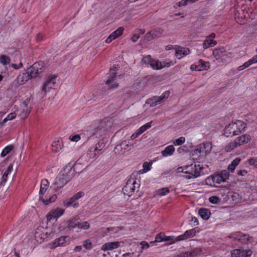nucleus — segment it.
<instances>
[{"mask_svg": "<svg viewBox=\"0 0 257 257\" xmlns=\"http://www.w3.org/2000/svg\"><path fill=\"white\" fill-rule=\"evenodd\" d=\"M75 169L73 165L69 163L60 171L58 176L55 179L54 184L57 189L63 187L74 176Z\"/></svg>", "mask_w": 257, "mask_h": 257, "instance_id": "1", "label": "nucleus"}, {"mask_svg": "<svg viewBox=\"0 0 257 257\" xmlns=\"http://www.w3.org/2000/svg\"><path fill=\"white\" fill-rule=\"evenodd\" d=\"M229 173L227 170L221 171L219 173L212 175L205 179V184L213 187H217V185L225 182L229 177Z\"/></svg>", "mask_w": 257, "mask_h": 257, "instance_id": "2", "label": "nucleus"}, {"mask_svg": "<svg viewBox=\"0 0 257 257\" xmlns=\"http://www.w3.org/2000/svg\"><path fill=\"white\" fill-rule=\"evenodd\" d=\"M245 124L240 120L231 122L227 124L224 130V134L227 137L239 135L245 127Z\"/></svg>", "mask_w": 257, "mask_h": 257, "instance_id": "3", "label": "nucleus"}, {"mask_svg": "<svg viewBox=\"0 0 257 257\" xmlns=\"http://www.w3.org/2000/svg\"><path fill=\"white\" fill-rule=\"evenodd\" d=\"M140 186L135 175H132L123 187L122 191L125 195L131 196L139 191Z\"/></svg>", "mask_w": 257, "mask_h": 257, "instance_id": "4", "label": "nucleus"}, {"mask_svg": "<svg viewBox=\"0 0 257 257\" xmlns=\"http://www.w3.org/2000/svg\"><path fill=\"white\" fill-rule=\"evenodd\" d=\"M203 167L199 164H191L184 167V173L186 175L184 177L187 179L196 178L200 176Z\"/></svg>", "mask_w": 257, "mask_h": 257, "instance_id": "5", "label": "nucleus"}, {"mask_svg": "<svg viewBox=\"0 0 257 257\" xmlns=\"http://www.w3.org/2000/svg\"><path fill=\"white\" fill-rule=\"evenodd\" d=\"M229 237L233 240L238 241L242 243L248 244L251 243L253 238L248 234H244L241 232H237L232 233L229 235Z\"/></svg>", "mask_w": 257, "mask_h": 257, "instance_id": "6", "label": "nucleus"}, {"mask_svg": "<svg viewBox=\"0 0 257 257\" xmlns=\"http://www.w3.org/2000/svg\"><path fill=\"white\" fill-rule=\"evenodd\" d=\"M84 195L83 192H79L74 194L72 197L67 199L63 201V205L66 207L72 206L77 208L79 206L78 200Z\"/></svg>", "mask_w": 257, "mask_h": 257, "instance_id": "7", "label": "nucleus"}, {"mask_svg": "<svg viewBox=\"0 0 257 257\" xmlns=\"http://www.w3.org/2000/svg\"><path fill=\"white\" fill-rule=\"evenodd\" d=\"M44 71L42 62L35 63L29 69V75L32 78H36L40 76Z\"/></svg>", "mask_w": 257, "mask_h": 257, "instance_id": "8", "label": "nucleus"}, {"mask_svg": "<svg viewBox=\"0 0 257 257\" xmlns=\"http://www.w3.org/2000/svg\"><path fill=\"white\" fill-rule=\"evenodd\" d=\"M133 145H129L126 141L122 142L120 145H117L114 150L115 154L119 155H125L133 148Z\"/></svg>", "mask_w": 257, "mask_h": 257, "instance_id": "9", "label": "nucleus"}, {"mask_svg": "<svg viewBox=\"0 0 257 257\" xmlns=\"http://www.w3.org/2000/svg\"><path fill=\"white\" fill-rule=\"evenodd\" d=\"M48 189V181L47 179L42 180L40 190L39 192L40 197L39 200L42 201L45 205L48 204V199L47 195H45V193Z\"/></svg>", "mask_w": 257, "mask_h": 257, "instance_id": "10", "label": "nucleus"}, {"mask_svg": "<svg viewBox=\"0 0 257 257\" xmlns=\"http://www.w3.org/2000/svg\"><path fill=\"white\" fill-rule=\"evenodd\" d=\"M211 149V144L209 142H205L200 144L195 151L199 153L200 155L205 156L208 154Z\"/></svg>", "mask_w": 257, "mask_h": 257, "instance_id": "11", "label": "nucleus"}, {"mask_svg": "<svg viewBox=\"0 0 257 257\" xmlns=\"http://www.w3.org/2000/svg\"><path fill=\"white\" fill-rule=\"evenodd\" d=\"M21 111L19 114L20 116L23 118H26L31 112V106L29 101L26 100L21 105Z\"/></svg>", "mask_w": 257, "mask_h": 257, "instance_id": "12", "label": "nucleus"}, {"mask_svg": "<svg viewBox=\"0 0 257 257\" xmlns=\"http://www.w3.org/2000/svg\"><path fill=\"white\" fill-rule=\"evenodd\" d=\"M65 210L62 208L57 207L52 209L49 212V221L52 219L57 220V219L64 214Z\"/></svg>", "mask_w": 257, "mask_h": 257, "instance_id": "13", "label": "nucleus"}, {"mask_svg": "<svg viewBox=\"0 0 257 257\" xmlns=\"http://www.w3.org/2000/svg\"><path fill=\"white\" fill-rule=\"evenodd\" d=\"M215 37V33H211L210 35L207 36L203 43V48L204 49H206L209 47H212L216 45L217 43L213 39Z\"/></svg>", "mask_w": 257, "mask_h": 257, "instance_id": "14", "label": "nucleus"}, {"mask_svg": "<svg viewBox=\"0 0 257 257\" xmlns=\"http://www.w3.org/2000/svg\"><path fill=\"white\" fill-rule=\"evenodd\" d=\"M43 228H38L35 234V237L38 241L42 243L45 240H47V232H44Z\"/></svg>", "mask_w": 257, "mask_h": 257, "instance_id": "15", "label": "nucleus"}, {"mask_svg": "<svg viewBox=\"0 0 257 257\" xmlns=\"http://www.w3.org/2000/svg\"><path fill=\"white\" fill-rule=\"evenodd\" d=\"M124 31L122 27H119L117 30L112 32L105 40V42L107 44L110 43L113 40H115L120 36H121Z\"/></svg>", "mask_w": 257, "mask_h": 257, "instance_id": "16", "label": "nucleus"}, {"mask_svg": "<svg viewBox=\"0 0 257 257\" xmlns=\"http://www.w3.org/2000/svg\"><path fill=\"white\" fill-rule=\"evenodd\" d=\"M196 228H193L186 231L183 234L177 236V240L179 241L184 240L194 237L196 233Z\"/></svg>", "mask_w": 257, "mask_h": 257, "instance_id": "17", "label": "nucleus"}, {"mask_svg": "<svg viewBox=\"0 0 257 257\" xmlns=\"http://www.w3.org/2000/svg\"><path fill=\"white\" fill-rule=\"evenodd\" d=\"M99 143L95 146L91 147L87 152V156L89 159H93L95 158L101 150V149H99Z\"/></svg>", "mask_w": 257, "mask_h": 257, "instance_id": "18", "label": "nucleus"}, {"mask_svg": "<svg viewBox=\"0 0 257 257\" xmlns=\"http://www.w3.org/2000/svg\"><path fill=\"white\" fill-rule=\"evenodd\" d=\"M116 72L112 73V75L108 77V80L106 81V84L108 86V88L110 90L116 89L118 87V84L116 82H113L114 78H116Z\"/></svg>", "mask_w": 257, "mask_h": 257, "instance_id": "19", "label": "nucleus"}, {"mask_svg": "<svg viewBox=\"0 0 257 257\" xmlns=\"http://www.w3.org/2000/svg\"><path fill=\"white\" fill-rule=\"evenodd\" d=\"M31 78V77L29 75V73H23L18 75L17 78V82L19 85H21L25 84Z\"/></svg>", "mask_w": 257, "mask_h": 257, "instance_id": "20", "label": "nucleus"}, {"mask_svg": "<svg viewBox=\"0 0 257 257\" xmlns=\"http://www.w3.org/2000/svg\"><path fill=\"white\" fill-rule=\"evenodd\" d=\"M190 53V50L185 47H180L176 50L175 56L179 59L186 56Z\"/></svg>", "mask_w": 257, "mask_h": 257, "instance_id": "21", "label": "nucleus"}, {"mask_svg": "<svg viewBox=\"0 0 257 257\" xmlns=\"http://www.w3.org/2000/svg\"><path fill=\"white\" fill-rule=\"evenodd\" d=\"M202 250L200 248H196L193 250L182 253L180 257H194L200 254Z\"/></svg>", "mask_w": 257, "mask_h": 257, "instance_id": "22", "label": "nucleus"}, {"mask_svg": "<svg viewBox=\"0 0 257 257\" xmlns=\"http://www.w3.org/2000/svg\"><path fill=\"white\" fill-rule=\"evenodd\" d=\"M257 63V55H254L248 61L245 62L243 65L239 66L237 68L238 71L243 70V69L248 67L253 64Z\"/></svg>", "mask_w": 257, "mask_h": 257, "instance_id": "23", "label": "nucleus"}, {"mask_svg": "<svg viewBox=\"0 0 257 257\" xmlns=\"http://www.w3.org/2000/svg\"><path fill=\"white\" fill-rule=\"evenodd\" d=\"M120 245V242L114 241L105 243L102 246L101 249L103 250H112L117 248Z\"/></svg>", "mask_w": 257, "mask_h": 257, "instance_id": "24", "label": "nucleus"}, {"mask_svg": "<svg viewBox=\"0 0 257 257\" xmlns=\"http://www.w3.org/2000/svg\"><path fill=\"white\" fill-rule=\"evenodd\" d=\"M250 140V137L248 135H243L236 138L235 141L238 146H240L243 144L248 143Z\"/></svg>", "mask_w": 257, "mask_h": 257, "instance_id": "25", "label": "nucleus"}, {"mask_svg": "<svg viewBox=\"0 0 257 257\" xmlns=\"http://www.w3.org/2000/svg\"><path fill=\"white\" fill-rule=\"evenodd\" d=\"M68 238L67 236H61L55 241L52 245L51 247L52 248H56V247L63 245L66 241V239Z\"/></svg>", "mask_w": 257, "mask_h": 257, "instance_id": "26", "label": "nucleus"}, {"mask_svg": "<svg viewBox=\"0 0 257 257\" xmlns=\"http://www.w3.org/2000/svg\"><path fill=\"white\" fill-rule=\"evenodd\" d=\"M175 151V148L173 145H170L165 148L164 150L162 151L161 153L163 157H167L171 156L173 154Z\"/></svg>", "mask_w": 257, "mask_h": 257, "instance_id": "27", "label": "nucleus"}, {"mask_svg": "<svg viewBox=\"0 0 257 257\" xmlns=\"http://www.w3.org/2000/svg\"><path fill=\"white\" fill-rule=\"evenodd\" d=\"M198 213L204 220H207L210 215L209 210L206 208H200L198 211Z\"/></svg>", "mask_w": 257, "mask_h": 257, "instance_id": "28", "label": "nucleus"}, {"mask_svg": "<svg viewBox=\"0 0 257 257\" xmlns=\"http://www.w3.org/2000/svg\"><path fill=\"white\" fill-rule=\"evenodd\" d=\"M62 147V143L61 141L58 140L52 142L51 144L52 151L54 152H59Z\"/></svg>", "mask_w": 257, "mask_h": 257, "instance_id": "29", "label": "nucleus"}, {"mask_svg": "<svg viewBox=\"0 0 257 257\" xmlns=\"http://www.w3.org/2000/svg\"><path fill=\"white\" fill-rule=\"evenodd\" d=\"M245 251L240 249L233 250L231 252L232 257H244Z\"/></svg>", "mask_w": 257, "mask_h": 257, "instance_id": "30", "label": "nucleus"}, {"mask_svg": "<svg viewBox=\"0 0 257 257\" xmlns=\"http://www.w3.org/2000/svg\"><path fill=\"white\" fill-rule=\"evenodd\" d=\"M158 96H154L152 98L148 99L146 103L150 104L152 107L155 106L160 104L159 101H158Z\"/></svg>", "mask_w": 257, "mask_h": 257, "instance_id": "31", "label": "nucleus"}, {"mask_svg": "<svg viewBox=\"0 0 257 257\" xmlns=\"http://www.w3.org/2000/svg\"><path fill=\"white\" fill-rule=\"evenodd\" d=\"M58 75H49V86L52 85L54 88L57 86V83L59 80L57 79Z\"/></svg>", "mask_w": 257, "mask_h": 257, "instance_id": "32", "label": "nucleus"}, {"mask_svg": "<svg viewBox=\"0 0 257 257\" xmlns=\"http://www.w3.org/2000/svg\"><path fill=\"white\" fill-rule=\"evenodd\" d=\"M151 67L154 70H160L164 68L162 63L158 60H154Z\"/></svg>", "mask_w": 257, "mask_h": 257, "instance_id": "33", "label": "nucleus"}, {"mask_svg": "<svg viewBox=\"0 0 257 257\" xmlns=\"http://www.w3.org/2000/svg\"><path fill=\"white\" fill-rule=\"evenodd\" d=\"M237 147L238 146L234 140L233 142H231L228 144H227L225 146L224 149L226 152H229Z\"/></svg>", "mask_w": 257, "mask_h": 257, "instance_id": "34", "label": "nucleus"}, {"mask_svg": "<svg viewBox=\"0 0 257 257\" xmlns=\"http://www.w3.org/2000/svg\"><path fill=\"white\" fill-rule=\"evenodd\" d=\"M177 239V237H175L174 236H166L164 234L163 241L164 242L169 241L170 244H172L175 242L179 241V240H178Z\"/></svg>", "mask_w": 257, "mask_h": 257, "instance_id": "35", "label": "nucleus"}, {"mask_svg": "<svg viewBox=\"0 0 257 257\" xmlns=\"http://www.w3.org/2000/svg\"><path fill=\"white\" fill-rule=\"evenodd\" d=\"M11 62V58L6 55H2L0 56V63L4 65H6L8 64H9Z\"/></svg>", "mask_w": 257, "mask_h": 257, "instance_id": "36", "label": "nucleus"}, {"mask_svg": "<svg viewBox=\"0 0 257 257\" xmlns=\"http://www.w3.org/2000/svg\"><path fill=\"white\" fill-rule=\"evenodd\" d=\"M155 59L152 58L151 55H146L143 57L142 61L144 64H149L150 66L152 65V63L154 62Z\"/></svg>", "mask_w": 257, "mask_h": 257, "instance_id": "37", "label": "nucleus"}, {"mask_svg": "<svg viewBox=\"0 0 257 257\" xmlns=\"http://www.w3.org/2000/svg\"><path fill=\"white\" fill-rule=\"evenodd\" d=\"M155 59L152 58L151 55H146L143 57L142 61L144 64H149L150 66L152 65V63L154 62Z\"/></svg>", "mask_w": 257, "mask_h": 257, "instance_id": "38", "label": "nucleus"}, {"mask_svg": "<svg viewBox=\"0 0 257 257\" xmlns=\"http://www.w3.org/2000/svg\"><path fill=\"white\" fill-rule=\"evenodd\" d=\"M79 222H76L75 220H70L67 222L66 227L69 229H71L75 227L78 228Z\"/></svg>", "mask_w": 257, "mask_h": 257, "instance_id": "39", "label": "nucleus"}, {"mask_svg": "<svg viewBox=\"0 0 257 257\" xmlns=\"http://www.w3.org/2000/svg\"><path fill=\"white\" fill-rule=\"evenodd\" d=\"M198 67H200L202 70H208L210 66L208 62H205L203 60L200 59L198 61Z\"/></svg>", "mask_w": 257, "mask_h": 257, "instance_id": "40", "label": "nucleus"}, {"mask_svg": "<svg viewBox=\"0 0 257 257\" xmlns=\"http://www.w3.org/2000/svg\"><path fill=\"white\" fill-rule=\"evenodd\" d=\"M16 117V114L15 112L10 113L5 118L3 121L1 122V124L4 125L6 122L8 120H11L15 118Z\"/></svg>", "mask_w": 257, "mask_h": 257, "instance_id": "41", "label": "nucleus"}, {"mask_svg": "<svg viewBox=\"0 0 257 257\" xmlns=\"http://www.w3.org/2000/svg\"><path fill=\"white\" fill-rule=\"evenodd\" d=\"M13 146L12 145H8L2 151L1 153V156L4 157L8 154L13 149Z\"/></svg>", "mask_w": 257, "mask_h": 257, "instance_id": "42", "label": "nucleus"}, {"mask_svg": "<svg viewBox=\"0 0 257 257\" xmlns=\"http://www.w3.org/2000/svg\"><path fill=\"white\" fill-rule=\"evenodd\" d=\"M170 92L169 91H166L161 96H158V101H159L160 104L168 98Z\"/></svg>", "mask_w": 257, "mask_h": 257, "instance_id": "43", "label": "nucleus"}, {"mask_svg": "<svg viewBox=\"0 0 257 257\" xmlns=\"http://www.w3.org/2000/svg\"><path fill=\"white\" fill-rule=\"evenodd\" d=\"M151 127V122H147L145 124L142 125L137 130L140 132V133L141 134H142L144 132H145L146 131H147L148 129L150 128Z\"/></svg>", "mask_w": 257, "mask_h": 257, "instance_id": "44", "label": "nucleus"}, {"mask_svg": "<svg viewBox=\"0 0 257 257\" xmlns=\"http://www.w3.org/2000/svg\"><path fill=\"white\" fill-rule=\"evenodd\" d=\"M104 125L105 122H101L99 126L97 127V133L99 135H101L102 134L104 133L106 131V128L104 127Z\"/></svg>", "mask_w": 257, "mask_h": 257, "instance_id": "45", "label": "nucleus"}, {"mask_svg": "<svg viewBox=\"0 0 257 257\" xmlns=\"http://www.w3.org/2000/svg\"><path fill=\"white\" fill-rule=\"evenodd\" d=\"M170 192V190L168 188L165 187L162 188L158 190V194L160 196H164L168 194Z\"/></svg>", "mask_w": 257, "mask_h": 257, "instance_id": "46", "label": "nucleus"}, {"mask_svg": "<svg viewBox=\"0 0 257 257\" xmlns=\"http://www.w3.org/2000/svg\"><path fill=\"white\" fill-rule=\"evenodd\" d=\"M224 52H225V51H224V49H216L213 51V55L215 56V57H219L221 55H223Z\"/></svg>", "mask_w": 257, "mask_h": 257, "instance_id": "47", "label": "nucleus"}, {"mask_svg": "<svg viewBox=\"0 0 257 257\" xmlns=\"http://www.w3.org/2000/svg\"><path fill=\"white\" fill-rule=\"evenodd\" d=\"M90 227V224L89 223L87 222H79L78 224V228L82 229H88Z\"/></svg>", "mask_w": 257, "mask_h": 257, "instance_id": "48", "label": "nucleus"}, {"mask_svg": "<svg viewBox=\"0 0 257 257\" xmlns=\"http://www.w3.org/2000/svg\"><path fill=\"white\" fill-rule=\"evenodd\" d=\"M163 30L161 29H158L155 31H152V34L153 36V38L155 39L156 38H158L160 37V36L162 33Z\"/></svg>", "mask_w": 257, "mask_h": 257, "instance_id": "49", "label": "nucleus"}, {"mask_svg": "<svg viewBox=\"0 0 257 257\" xmlns=\"http://www.w3.org/2000/svg\"><path fill=\"white\" fill-rule=\"evenodd\" d=\"M209 201L213 204H218L220 202V199L216 196H213L209 198Z\"/></svg>", "mask_w": 257, "mask_h": 257, "instance_id": "50", "label": "nucleus"}, {"mask_svg": "<svg viewBox=\"0 0 257 257\" xmlns=\"http://www.w3.org/2000/svg\"><path fill=\"white\" fill-rule=\"evenodd\" d=\"M198 1V0H182L181 2L179 3V6H186L188 3H193Z\"/></svg>", "mask_w": 257, "mask_h": 257, "instance_id": "51", "label": "nucleus"}, {"mask_svg": "<svg viewBox=\"0 0 257 257\" xmlns=\"http://www.w3.org/2000/svg\"><path fill=\"white\" fill-rule=\"evenodd\" d=\"M248 163L257 169V157H254L248 160Z\"/></svg>", "mask_w": 257, "mask_h": 257, "instance_id": "52", "label": "nucleus"}, {"mask_svg": "<svg viewBox=\"0 0 257 257\" xmlns=\"http://www.w3.org/2000/svg\"><path fill=\"white\" fill-rule=\"evenodd\" d=\"M185 141V138L183 137H181L178 138L174 142V144L175 145L180 146L183 144Z\"/></svg>", "mask_w": 257, "mask_h": 257, "instance_id": "53", "label": "nucleus"}, {"mask_svg": "<svg viewBox=\"0 0 257 257\" xmlns=\"http://www.w3.org/2000/svg\"><path fill=\"white\" fill-rule=\"evenodd\" d=\"M144 39L147 42L154 39L152 31H150L146 34Z\"/></svg>", "mask_w": 257, "mask_h": 257, "instance_id": "54", "label": "nucleus"}, {"mask_svg": "<svg viewBox=\"0 0 257 257\" xmlns=\"http://www.w3.org/2000/svg\"><path fill=\"white\" fill-rule=\"evenodd\" d=\"M164 233H160L155 237V241L160 242L163 241Z\"/></svg>", "mask_w": 257, "mask_h": 257, "instance_id": "55", "label": "nucleus"}, {"mask_svg": "<svg viewBox=\"0 0 257 257\" xmlns=\"http://www.w3.org/2000/svg\"><path fill=\"white\" fill-rule=\"evenodd\" d=\"M83 246L86 249H90L92 247V243L90 240L87 239L84 241L83 243Z\"/></svg>", "mask_w": 257, "mask_h": 257, "instance_id": "56", "label": "nucleus"}, {"mask_svg": "<svg viewBox=\"0 0 257 257\" xmlns=\"http://www.w3.org/2000/svg\"><path fill=\"white\" fill-rule=\"evenodd\" d=\"M81 139V137L80 135H75L74 136H70V140L71 141L77 142L79 141Z\"/></svg>", "mask_w": 257, "mask_h": 257, "instance_id": "57", "label": "nucleus"}, {"mask_svg": "<svg viewBox=\"0 0 257 257\" xmlns=\"http://www.w3.org/2000/svg\"><path fill=\"white\" fill-rule=\"evenodd\" d=\"M152 166V163H148L147 162L144 163L143 164V167L144 170L145 171V172H147L151 170Z\"/></svg>", "mask_w": 257, "mask_h": 257, "instance_id": "58", "label": "nucleus"}, {"mask_svg": "<svg viewBox=\"0 0 257 257\" xmlns=\"http://www.w3.org/2000/svg\"><path fill=\"white\" fill-rule=\"evenodd\" d=\"M140 244L142 249H147L150 247L149 244L145 241H142Z\"/></svg>", "mask_w": 257, "mask_h": 257, "instance_id": "59", "label": "nucleus"}, {"mask_svg": "<svg viewBox=\"0 0 257 257\" xmlns=\"http://www.w3.org/2000/svg\"><path fill=\"white\" fill-rule=\"evenodd\" d=\"M8 173L4 172V174L2 176V181L1 183H5L8 179Z\"/></svg>", "mask_w": 257, "mask_h": 257, "instance_id": "60", "label": "nucleus"}, {"mask_svg": "<svg viewBox=\"0 0 257 257\" xmlns=\"http://www.w3.org/2000/svg\"><path fill=\"white\" fill-rule=\"evenodd\" d=\"M240 160L241 159L240 158H236L234 160H233V161L231 163L232 164H233V165L236 166L239 164V162H240Z\"/></svg>", "mask_w": 257, "mask_h": 257, "instance_id": "61", "label": "nucleus"}, {"mask_svg": "<svg viewBox=\"0 0 257 257\" xmlns=\"http://www.w3.org/2000/svg\"><path fill=\"white\" fill-rule=\"evenodd\" d=\"M141 134L140 133V132L138 130H137L136 132L132 134L131 138L132 140H134L137 138Z\"/></svg>", "mask_w": 257, "mask_h": 257, "instance_id": "62", "label": "nucleus"}, {"mask_svg": "<svg viewBox=\"0 0 257 257\" xmlns=\"http://www.w3.org/2000/svg\"><path fill=\"white\" fill-rule=\"evenodd\" d=\"M140 36L138 34H134L131 38L132 41L133 42H136L139 39Z\"/></svg>", "mask_w": 257, "mask_h": 257, "instance_id": "63", "label": "nucleus"}, {"mask_svg": "<svg viewBox=\"0 0 257 257\" xmlns=\"http://www.w3.org/2000/svg\"><path fill=\"white\" fill-rule=\"evenodd\" d=\"M248 28L249 31L250 32L251 34L257 33V28H255L254 27L249 26Z\"/></svg>", "mask_w": 257, "mask_h": 257, "instance_id": "64", "label": "nucleus"}]
</instances>
